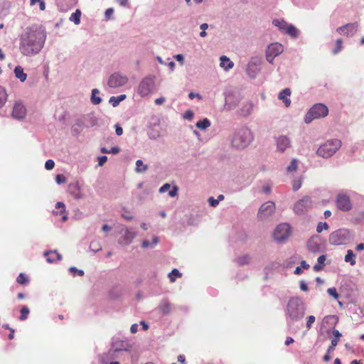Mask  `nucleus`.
<instances>
[{"instance_id":"473e14b6","label":"nucleus","mask_w":364,"mask_h":364,"mask_svg":"<svg viewBox=\"0 0 364 364\" xmlns=\"http://www.w3.org/2000/svg\"><path fill=\"white\" fill-rule=\"evenodd\" d=\"M273 24L275 26H277L280 30L285 31L287 27L288 26V23L284 21H279V20H274Z\"/></svg>"},{"instance_id":"680f3d73","label":"nucleus","mask_w":364,"mask_h":364,"mask_svg":"<svg viewBox=\"0 0 364 364\" xmlns=\"http://www.w3.org/2000/svg\"><path fill=\"white\" fill-rule=\"evenodd\" d=\"M188 97L190 99L193 100L194 97H198V99L201 100L202 97L199 94H196L193 92H190L188 95Z\"/></svg>"},{"instance_id":"4d7b16f0","label":"nucleus","mask_w":364,"mask_h":364,"mask_svg":"<svg viewBox=\"0 0 364 364\" xmlns=\"http://www.w3.org/2000/svg\"><path fill=\"white\" fill-rule=\"evenodd\" d=\"M115 132L117 136H121L123 134V129L119 124L115 125Z\"/></svg>"},{"instance_id":"5701e85b","label":"nucleus","mask_w":364,"mask_h":364,"mask_svg":"<svg viewBox=\"0 0 364 364\" xmlns=\"http://www.w3.org/2000/svg\"><path fill=\"white\" fill-rule=\"evenodd\" d=\"M15 76L20 80L21 82H24L26 80L27 75L24 73L23 68L18 65L14 69Z\"/></svg>"},{"instance_id":"a18cd8bd","label":"nucleus","mask_w":364,"mask_h":364,"mask_svg":"<svg viewBox=\"0 0 364 364\" xmlns=\"http://www.w3.org/2000/svg\"><path fill=\"white\" fill-rule=\"evenodd\" d=\"M54 166H55V162L51 160V159H48L46 161V164H45V168L47 169V170H51L54 168Z\"/></svg>"},{"instance_id":"8fccbe9b","label":"nucleus","mask_w":364,"mask_h":364,"mask_svg":"<svg viewBox=\"0 0 364 364\" xmlns=\"http://www.w3.org/2000/svg\"><path fill=\"white\" fill-rule=\"evenodd\" d=\"M208 203L210 206L215 207L219 203V200L215 199L213 197L208 198Z\"/></svg>"},{"instance_id":"b1692460","label":"nucleus","mask_w":364,"mask_h":364,"mask_svg":"<svg viewBox=\"0 0 364 364\" xmlns=\"http://www.w3.org/2000/svg\"><path fill=\"white\" fill-rule=\"evenodd\" d=\"M345 262H349L352 266L355 264V255L353 250H348L347 254L345 256Z\"/></svg>"},{"instance_id":"4be33fe9","label":"nucleus","mask_w":364,"mask_h":364,"mask_svg":"<svg viewBox=\"0 0 364 364\" xmlns=\"http://www.w3.org/2000/svg\"><path fill=\"white\" fill-rule=\"evenodd\" d=\"M159 310L163 314H168L171 310V304L166 300L162 301L159 306Z\"/></svg>"},{"instance_id":"412c9836","label":"nucleus","mask_w":364,"mask_h":364,"mask_svg":"<svg viewBox=\"0 0 364 364\" xmlns=\"http://www.w3.org/2000/svg\"><path fill=\"white\" fill-rule=\"evenodd\" d=\"M220 65L221 68H224L225 70H228L231 69L234 63L225 55H223L220 57Z\"/></svg>"},{"instance_id":"de8ad7c7","label":"nucleus","mask_w":364,"mask_h":364,"mask_svg":"<svg viewBox=\"0 0 364 364\" xmlns=\"http://www.w3.org/2000/svg\"><path fill=\"white\" fill-rule=\"evenodd\" d=\"M315 321V317L314 316H309L307 318L306 328L310 329L312 323Z\"/></svg>"},{"instance_id":"338daca9","label":"nucleus","mask_w":364,"mask_h":364,"mask_svg":"<svg viewBox=\"0 0 364 364\" xmlns=\"http://www.w3.org/2000/svg\"><path fill=\"white\" fill-rule=\"evenodd\" d=\"M175 58L178 61L181 62V65L183 63V55L182 54H178Z\"/></svg>"},{"instance_id":"f704fd0d","label":"nucleus","mask_w":364,"mask_h":364,"mask_svg":"<svg viewBox=\"0 0 364 364\" xmlns=\"http://www.w3.org/2000/svg\"><path fill=\"white\" fill-rule=\"evenodd\" d=\"M253 105L251 102H247V104L242 109V114L244 116L249 115L252 109Z\"/></svg>"},{"instance_id":"39448f33","label":"nucleus","mask_w":364,"mask_h":364,"mask_svg":"<svg viewBox=\"0 0 364 364\" xmlns=\"http://www.w3.org/2000/svg\"><path fill=\"white\" fill-rule=\"evenodd\" d=\"M251 140L250 132L247 129H241L237 132L232 139V144L237 149L246 147Z\"/></svg>"},{"instance_id":"c9c22d12","label":"nucleus","mask_w":364,"mask_h":364,"mask_svg":"<svg viewBox=\"0 0 364 364\" xmlns=\"http://www.w3.org/2000/svg\"><path fill=\"white\" fill-rule=\"evenodd\" d=\"M250 257L247 255H243L242 257L237 258V262L240 265L247 264L250 262Z\"/></svg>"},{"instance_id":"09e8293b","label":"nucleus","mask_w":364,"mask_h":364,"mask_svg":"<svg viewBox=\"0 0 364 364\" xmlns=\"http://www.w3.org/2000/svg\"><path fill=\"white\" fill-rule=\"evenodd\" d=\"M98 164L99 166H103L107 161V156H101L97 158Z\"/></svg>"},{"instance_id":"9b49d317","label":"nucleus","mask_w":364,"mask_h":364,"mask_svg":"<svg viewBox=\"0 0 364 364\" xmlns=\"http://www.w3.org/2000/svg\"><path fill=\"white\" fill-rule=\"evenodd\" d=\"M128 82V77L126 75H122L119 73H115L111 75L109 77L107 85L112 88H117L124 86Z\"/></svg>"},{"instance_id":"bb28decb","label":"nucleus","mask_w":364,"mask_h":364,"mask_svg":"<svg viewBox=\"0 0 364 364\" xmlns=\"http://www.w3.org/2000/svg\"><path fill=\"white\" fill-rule=\"evenodd\" d=\"M196 126L197 128L200 129L205 130L210 126V122L209 121V119L205 118L201 121H198L196 123Z\"/></svg>"},{"instance_id":"20e7f679","label":"nucleus","mask_w":364,"mask_h":364,"mask_svg":"<svg viewBox=\"0 0 364 364\" xmlns=\"http://www.w3.org/2000/svg\"><path fill=\"white\" fill-rule=\"evenodd\" d=\"M328 114V107L321 103L314 105L306 113L305 116V122L309 124L315 119L325 117Z\"/></svg>"},{"instance_id":"4468645a","label":"nucleus","mask_w":364,"mask_h":364,"mask_svg":"<svg viewBox=\"0 0 364 364\" xmlns=\"http://www.w3.org/2000/svg\"><path fill=\"white\" fill-rule=\"evenodd\" d=\"M358 30V23H348L343 26L338 27L336 29V31L339 34L346 35V36H353Z\"/></svg>"},{"instance_id":"cd10ccee","label":"nucleus","mask_w":364,"mask_h":364,"mask_svg":"<svg viewBox=\"0 0 364 364\" xmlns=\"http://www.w3.org/2000/svg\"><path fill=\"white\" fill-rule=\"evenodd\" d=\"M8 95L6 90L0 86V108L2 107L7 101Z\"/></svg>"},{"instance_id":"c756f323","label":"nucleus","mask_w":364,"mask_h":364,"mask_svg":"<svg viewBox=\"0 0 364 364\" xmlns=\"http://www.w3.org/2000/svg\"><path fill=\"white\" fill-rule=\"evenodd\" d=\"M30 313V310L28 308L27 306H23L21 309V311H20V316H19V319L21 321H24L26 320L27 318H28V316Z\"/></svg>"},{"instance_id":"f257e3e1","label":"nucleus","mask_w":364,"mask_h":364,"mask_svg":"<svg viewBox=\"0 0 364 364\" xmlns=\"http://www.w3.org/2000/svg\"><path fill=\"white\" fill-rule=\"evenodd\" d=\"M45 34L39 30L28 29L20 38L21 53L27 56L38 53L43 46Z\"/></svg>"},{"instance_id":"4c0bfd02","label":"nucleus","mask_w":364,"mask_h":364,"mask_svg":"<svg viewBox=\"0 0 364 364\" xmlns=\"http://www.w3.org/2000/svg\"><path fill=\"white\" fill-rule=\"evenodd\" d=\"M343 48V41L342 39L339 38L337 39L336 41V48L333 50V54H337L339 51L341 50Z\"/></svg>"},{"instance_id":"1a4fd4ad","label":"nucleus","mask_w":364,"mask_h":364,"mask_svg":"<svg viewBox=\"0 0 364 364\" xmlns=\"http://www.w3.org/2000/svg\"><path fill=\"white\" fill-rule=\"evenodd\" d=\"M291 235L290 226L287 223L279 225L274 232V240L277 241H284Z\"/></svg>"},{"instance_id":"6ab92c4d","label":"nucleus","mask_w":364,"mask_h":364,"mask_svg":"<svg viewBox=\"0 0 364 364\" xmlns=\"http://www.w3.org/2000/svg\"><path fill=\"white\" fill-rule=\"evenodd\" d=\"M44 256L46 257L47 262L49 263H53L62 259V256L55 250L45 252Z\"/></svg>"},{"instance_id":"49530a36","label":"nucleus","mask_w":364,"mask_h":364,"mask_svg":"<svg viewBox=\"0 0 364 364\" xmlns=\"http://www.w3.org/2000/svg\"><path fill=\"white\" fill-rule=\"evenodd\" d=\"M55 181L58 184H60V183H65L66 181V178L65 177L62 175V174H58L56 176H55Z\"/></svg>"},{"instance_id":"ddd939ff","label":"nucleus","mask_w":364,"mask_h":364,"mask_svg":"<svg viewBox=\"0 0 364 364\" xmlns=\"http://www.w3.org/2000/svg\"><path fill=\"white\" fill-rule=\"evenodd\" d=\"M337 207L343 211L350 210L352 208V204L349 197L344 194H339L336 199Z\"/></svg>"},{"instance_id":"2f4dec72","label":"nucleus","mask_w":364,"mask_h":364,"mask_svg":"<svg viewBox=\"0 0 364 364\" xmlns=\"http://www.w3.org/2000/svg\"><path fill=\"white\" fill-rule=\"evenodd\" d=\"M125 98H126V95H119L117 97H110L109 102L112 103V105L114 107H116L117 105H119V103L121 101L124 100Z\"/></svg>"},{"instance_id":"7c9ffc66","label":"nucleus","mask_w":364,"mask_h":364,"mask_svg":"<svg viewBox=\"0 0 364 364\" xmlns=\"http://www.w3.org/2000/svg\"><path fill=\"white\" fill-rule=\"evenodd\" d=\"M182 274L179 272L177 269H173L168 274V278L171 282H174L176 281V277H181Z\"/></svg>"},{"instance_id":"2eb2a0df","label":"nucleus","mask_w":364,"mask_h":364,"mask_svg":"<svg viewBox=\"0 0 364 364\" xmlns=\"http://www.w3.org/2000/svg\"><path fill=\"white\" fill-rule=\"evenodd\" d=\"M26 115V109L25 106L19 102H16L13 107L12 117L17 119H22Z\"/></svg>"},{"instance_id":"69168bd1","label":"nucleus","mask_w":364,"mask_h":364,"mask_svg":"<svg viewBox=\"0 0 364 364\" xmlns=\"http://www.w3.org/2000/svg\"><path fill=\"white\" fill-rule=\"evenodd\" d=\"M301 267L304 269H308L309 268V264H307L306 261L303 260L301 262Z\"/></svg>"},{"instance_id":"79ce46f5","label":"nucleus","mask_w":364,"mask_h":364,"mask_svg":"<svg viewBox=\"0 0 364 364\" xmlns=\"http://www.w3.org/2000/svg\"><path fill=\"white\" fill-rule=\"evenodd\" d=\"M327 292L329 295L332 296L335 299H338L339 297V295L337 293L336 289L335 287L328 288L327 289Z\"/></svg>"},{"instance_id":"f8f14e48","label":"nucleus","mask_w":364,"mask_h":364,"mask_svg":"<svg viewBox=\"0 0 364 364\" xmlns=\"http://www.w3.org/2000/svg\"><path fill=\"white\" fill-rule=\"evenodd\" d=\"M274 203L272 201H267L261 205L258 211V217L261 219H264L270 215L274 212Z\"/></svg>"},{"instance_id":"e2e57ef3","label":"nucleus","mask_w":364,"mask_h":364,"mask_svg":"<svg viewBox=\"0 0 364 364\" xmlns=\"http://www.w3.org/2000/svg\"><path fill=\"white\" fill-rule=\"evenodd\" d=\"M164 102H165L164 97H159V98H157L155 100V104L158 105L163 104Z\"/></svg>"},{"instance_id":"a211bd4d","label":"nucleus","mask_w":364,"mask_h":364,"mask_svg":"<svg viewBox=\"0 0 364 364\" xmlns=\"http://www.w3.org/2000/svg\"><path fill=\"white\" fill-rule=\"evenodd\" d=\"M291 90L289 88L283 89L278 95V98L282 100L287 107L291 105V100L289 97L291 95Z\"/></svg>"},{"instance_id":"423d86ee","label":"nucleus","mask_w":364,"mask_h":364,"mask_svg":"<svg viewBox=\"0 0 364 364\" xmlns=\"http://www.w3.org/2000/svg\"><path fill=\"white\" fill-rule=\"evenodd\" d=\"M155 88V82L153 77H144L138 86L137 92L141 97L149 95Z\"/></svg>"},{"instance_id":"5fc2aeb1","label":"nucleus","mask_w":364,"mask_h":364,"mask_svg":"<svg viewBox=\"0 0 364 364\" xmlns=\"http://www.w3.org/2000/svg\"><path fill=\"white\" fill-rule=\"evenodd\" d=\"M171 186L170 184L168 183H165L164 185H163L160 189H159V192L160 193H164L166 191H167L169 188H170Z\"/></svg>"},{"instance_id":"9d476101","label":"nucleus","mask_w":364,"mask_h":364,"mask_svg":"<svg viewBox=\"0 0 364 364\" xmlns=\"http://www.w3.org/2000/svg\"><path fill=\"white\" fill-rule=\"evenodd\" d=\"M283 46L282 44L279 43H274L270 44L267 49L266 51V58L267 60L272 63L275 57L278 56L283 52Z\"/></svg>"},{"instance_id":"0e129e2a","label":"nucleus","mask_w":364,"mask_h":364,"mask_svg":"<svg viewBox=\"0 0 364 364\" xmlns=\"http://www.w3.org/2000/svg\"><path fill=\"white\" fill-rule=\"evenodd\" d=\"M38 3L40 9L41 11H44L46 9V4L44 0H41Z\"/></svg>"},{"instance_id":"a19ab883","label":"nucleus","mask_w":364,"mask_h":364,"mask_svg":"<svg viewBox=\"0 0 364 364\" xmlns=\"http://www.w3.org/2000/svg\"><path fill=\"white\" fill-rule=\"evenodd\" d=\"M328 225L326 223L320 222L316 227V231L318 233L321 232L323 230H328Z\"/></svg>"},{"instance_id":"3c124183","label":"nucleus","mask_w":364,"mask_h":364,"mask_svg":"<svg viewBox=\"0 0 364 364\" xmlns=\"http://www.w3.org/2000/svg\"><path fill=\"white\" fill-rule=\"evenodd\" d=\"M184 118L191 120L193 118V112L191 110H188L184 114Z\"/></svg>"},{"instance_id":"6e6d98bb","label":"nucleus","mask_w":364,"mask_h":364,"mask_svg":"<svg viewBox=\"0 0 364 364\" xmlns=\"http://www.w3.org/2000/svg\"><path fill=\"white\" fill-rule=\"evenodd\" d=\"M336 341H331V345L329 346V348L327 350V353H331L334 350L335 347L336 346Z\"/></svg>"},{"instance_id":"0eeeda50","label":"nucleus","mask_w":364,"mask_h":364,"mask_svg":"<svg viewBox=\"0 0 364 364\" xmlns=\"http://www.w3.org/2000/svg\"><path fill=\"white\" fill-rule=\"evenodd\" d=\"M350 236V232L347 230H338L332 232L329 237V241L335 245H340L346 243Z\"/></svg>"},{"instance_id":"58836bf2","label":"nucleus","mask_w":364,"mask_h":364,"mask_svg":"<svg viewBox=\"0 0 364 364\" xmlns=\"http://www.w3.org/2000/svg\"><path fill=\"white\" fill-rule=\"evenodd\" d=\"M308 248L310 251L316 252L318 250L319 247L317 244L314 243L313 240L308 242Z\"/></svg>"},{"instance_id":"603ef678","label":"nucleus","mask_w":364,"mask_h":364,"mask_svg":"<svg viewBox=\"0 0 364 364\" xmlns=\"http://www.w3.org/2000/svg\"><path fill=\"white\" fill-rule=\"evenodd\" d=\"M178 188H177V186H173L172 190L170 191L168 193L169 196H171V197L176 196L178 194Z\"/></svg>"},{"instance_id":"052dcab7","label":"nucleus","mask_w":364,"mask_h":364,"mask_svg":"<svg viewBox=\"0 0 364 364\" xmlns=\"http://www.w3.org/2000/svg\"><path fill=\"white\" fill-rule=\"evenodd\" d=\"M317 261H318V264L323 266L324 262L326 261V256L325 255L319 256Z\"/></svg>"},{"instance_id":"c85d7f7f","label":"nucleus","mask_w":364,"mask_h":364,"mask_svg":"<svg viewBox=\"0 0 364 364\" xmlns=\"http://www.w3.org/2000/svg\"><path fill=\"white\" fill-rule=\"evenodd\" d=\"M99 93L100 92L97 89H93L92 91L91 101L94 105H99L102 102V99L96 95Z\"/></svg>"},{"instance_id":"864d4df0","label":"nucleus","mask_w":364,"mask_h":364,"mask_svg":"<svg viewBox=\"0 0 364 364\" xmlns=\"http://www.w3.org/2000/svg\"><path fill=\"white\" fill-rule=\"evenodd\" d=\"M114 13V9L112 8L107 9L105 11V17L107 19H109Z\"/></svg>"},{"instance_id":"f3484780","label":"nucleus","mask_w":364,"mask_h":364,"mask_svg":"<svg viewBox=\"0 0 364 364\" xmlns=\"http://www.w3.org/2000/svg\"><path fill=\"white\" fill-rule=\"evenodd\" d=\"M291 143L288 137L280 136L277 139V148L280 152H284L287 148L290 147Z\"/></svg>"},{"instance_id":"a878e982","label":"nucleus","mask_w":364,"mask_h":364,"mask_svg":"<svg viewBox=\"0 0 364 364\" xmlns=\"http://www.w3.org/2000/svg\"><path fill=\"white\" fill-rule=\"evenodd\" d=\"M81 11L80 9H77L73 13L70 17V21L74 22L75 25H78L80 23Z\"/></svg>"},{"instance_id":"37998d69","label":"nucleus","mask_w":364,"mask_h":364,"mask_svg":"<svg viewBox=\"0 0 364 364\" xmlns=\"http://www.w3.org/2000/svg\"><path fill=\"white\" fill-rule=\"evenodd\" d=\"M332 333H333L334 338L331 341H336V345H338L339 340L342 335L337 329H333L332 331Z\"/></svg>"},{"instance_id":"ea45409f","label":"nucleus","mask_w":364,"mask_h":364,"mask_svg":"<svg viewBox=\"0 0 364 364\" xmlns=\"http://www.w3.org/2000/svg\"><path fill=\"white\" fill-rule=\"evenodd\" d=\"M297 168V160L296 159H293L289 166H288L287 167V171L289 172H291V171H295Z\"/></svg>"},{"instance_id":"e433bc0d","label":"nucleus","mask_w":364,"mask_h":364,"mask_svg":"<svg viewBox=\"0 0 364 364\" xmlns=\"http://www.w3.org/2000/svg\"><path fill=\"white\" fill-rule=\"evenodd\" d=\"M136 171L137 172H143L147 169V166L144 165L143 161L141 160H137L136 162Z\"/></svg>"},{"instance_id":"72a5a7b5","label":"nucleus","mask_w":364,"mask_h":364,"mask_svg":"<svg viewBox=\"0 0 364 364\" xmlns=\"http://www.w3.org/2000/svg\"><path fill=\"white\" fill-rule=\"evenodd\" d=\"M16 282L21 285L26 284L28 282V279L26 274L20 273L16 278Z\"/></svg>"},{"instance_id":"dca6fc26","label":"nucleus","mask_w":364,"mask_h":364,"mask_svg":"<svg viewBox=\"0 0 364 364\" xmlns=\"http://www.w3.org/2000/svg\"><path fill=\"white\" fill-rule=\"evenodd\" d=\"M68 192L75 199H80L83 197L80 186L77 181L69 184Z\"/></svg>"},{"instance_id":"aec40b11","label":"nucleus","mask_w":364,"mask_h":364,"mask_svg":"<svg viewBox=\"0 0 364 364\" xmlns=\"http://www.w3.org/2000/svg\"><path fill=\"white\" fill-rule=\"evenodd\" d=\"M55 208L58 209L55 213L56 215H60L62 216L63 221H66L68 219L67 214L65 213V204L62 202H58L55 205Z\"/></svg>"},{"instance_id":"774afa93","label":"nucleus","mask_w":364,"mask_h":364,"mask_svg":"<svg viewBox=\"0 0 364 364\" xmlns=\"http://www.w3.org/2000/svg\"><path fill=\"white\" fill-rule=\"evenodd\" d=\"M355 250H356L357 251L363 250H364V242H363V243L358 244V245L355 247Z\"/></svg>"},{"instance_id":"c03bdc74","label":"nucleus","mask_w":364,"mask_h":364,"mask_svg":"<svg viewBox=\"0 0 364 364\" xmlns=\"http://www.w3.org/2000/svg\"><path fill=\"white\" fill-rule=\"evenodd\" d=\"M302 184V181L301 178H298L296 180H294L292 184V188L294 191L299 190Z\"/></svg>"},{"instance_id":"6e6552de","label":"nucleus","mask_w":364,"mask_h":364,"mask_svg":"<svg viewBox=\"0 0 364 364\" xmlns=\"http://www.w3.org/2000/svg\"><path fill=\"white\" fill-rule=\"evenodd\" d=\"M311 198L309 196H304L295 203L294 210L297 215H303L311 208Z\"/></svg>"},{"instance_id":"13d9d810","label":"nucleus","mask_w":364,"mask_h":364,"mask_svg":"<svg viewBox=\"0 0 364 364\" xmlns=\"http://www.w3.org/2000/svg\"><path fill=\"white\" fill-rule=\"evenodd\" d=\"M300 289L304 291H307L309 290L307 284L304 282H300Z\"/></svg>"},{"instance_id":"bf43d9fd","label":"nucleus","mask_w":364,"mask_h":364,"mask_svg":"<svg viewBox=\"0 0 364 364\" xmlns=\"http://www.w3.org/2000/svg\"><path fill=\"white\" fill-rule=\"evenodd\" d=\"M119 151H120V149L119 147L114 146L110 150H109V154H118L119 152Z\"/></svg>"},{"instance_id":"f03ea898","label":"nucleus","mask_w":364,"mask_h":364,"mask_svg":"<svg viewBox=\"0 0 364 364\" xmlns=\"http://www.w3.org/2000/svg\"><path fill=\"white\" fill-rule=\"evenodd\" d=\"M287 314L291 321H298L305 314V306L301 299L293 297L288 301Z\"/></svg>"},{"instance_id":"7ed1b4c3","label":"nucleus","mask_w":364,"mask_h":364,"mask_svg":"<svg viewBox=\"0 0 364 364\" xmlns=\"http://www.w3.org/2000/svg\"><path fill=\"white\" fill-rule=\"evenodd\" d=\"M341 146L338 139L328 140L321 145L317 150V154L323 158L332 156Z\"/></svg>"},{"instance_id":"393cba45","label":"nucleus","mask_w":364,"mask_h":364,"mask_svg":"<svg viewBox=\"0 0 364 364\" xmlns=\"http://www.w3.org/2000/svg\"><path fill=\"white\" fill-rule=\"evenodd\" d=\"M284 31L293 38H296L299 35V30L291 24L288 25Z\"/></svg>"}]
</instances>
